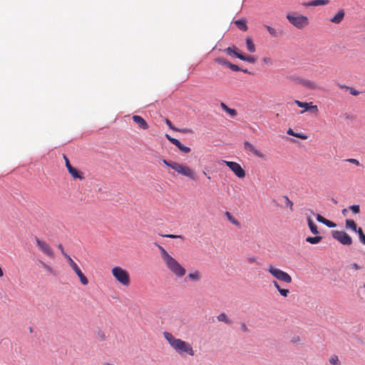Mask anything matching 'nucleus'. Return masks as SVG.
<instances>
[{"mask_svg": "<svg viewBox=\"0 0 365 365\" xmlns=\"http://www.w3.org/2000/svg\"><path fill=\"white\" fill-rule=\"evenodd\" d=\"M349 209L354 214H358L360 212V207H359V205H351L349 207Z\"/></svg>", "mask_w": 365, "mask_h": 365, "instance_id": "nucleus-37", "label": "nucleus"}, {"mask_svg": "<svg viewBox=\"0 0 365 365\" xmlns=\"http://www.w3.org/2000/svg\"><path fill=\"white\" fill-rule=\"evenodd\" d=\"M165 136H166V138H167V139H168V140H170V139H171V138H172V137H170V136L169 135H168V134H166V135H165Z\"/></svg>", "mask_w": 365, "mask_h": 365, "instance_id": "nucleus-57", "label": "nucleus"}, {"mask_svg": "<svg viewBox=\"0 0 365 365\" xmlns=\"http://www.w3.org/2000/svg\"><path fill=\"white\" fill-rule=\"evenodd\" d=\"M246 46H247V49L250 52H255V44L253 43V41H252V38H247L246 39Z\"/></svg>", "mask_w": 365, "mask_h": 365, "instance_id": "nucleus-31", "label": "nucleus"}, {"mask_svg": "<svg viewBox=\"0 0 365 365\" xmlns=\"http://www.w3.org/2000/svg\"><path fill=\"white\" fill-rule=\"evenodd\" d=\"M237 58H238L242 61L250 62V63L255 62V58L253 56H245L243 54H237Z\"/></svg>", "mask_w": 365, "mask_h": 365, "instance_id": "nucleus-29", "label": "nucleus"}, {"mask_svg": "<svg viewBox=\"0 0 365 365\" xmlns=\"http://www.w3.org/2000/svg\"><path fill=\"white\" fill-rule=\"evenodd\" d=\"M215 61L217 63H218L219 64L225 65V66H227V63H230V62L227 61L226 59L222 58H215Z\"/></svg>", "mask_w": 365, "mask_h": 365, "instance_id": "nucleus-38", "label": "nucleus"}, {"mask_svg": "<svg viewBox=\"0 0 365 365\" xmlns=\"http://www.w3.org/2000/svg\"><path fill=\"white\" fill-rule=\"evenodd\" d=\"M287 133L288 135H293L294 137L299 138L302 139V140H307L308 138V136L307 135L303 134V133H294L293 131V130L291 129V128L288 129Z\"/></svg>", "mask_w": 365, "mask_h": 365, "instance_id": "nucleus-24", "label": "nucleus"}, {"mask_svg": "<svg viewBox=\"0 0 365 365\" xmlns=\"http://www.w3.org/2000/svg\"><path fill=\"white\" fill-rule=\"evenodd\" d=\"M176 147H178V148L180 151H182L185 153H188L190 152V148L189 147H187V146L182 145L180 142V144H178Z\"/></svg>", "mask_w": 365, "mask_h": 365, "instance_id": "nucleus-34", "label": "nucleus"}, {"mask_svg": "<svg viewBox=\"0 0 365 365\" xmlns=\"http://www.w3.org/2000/svg\"><path fill=\"white\" fill-rule=\"evenodd\" d=\"M347 91H349V93L352 96H357L360 93V92L359 91L356 90L355 88H354L352 87L347 88Z\"/></svg>", "mask_w": 365, "mask_h": 365, "instance_id": "nucleus-39", "label": "nucleus"}, {"mask_svg": "<svg viewBox=\"0 0 365 365\" xmlns=\"http://www.w3.org/2000/svg\"><path fill=\"white\" fill-rule=\"evenodd\" d=\"M294 103L299 107L304 108V110L301 111V113H303L305 111H309L311 113L317 114L319 112L317 106L314 105L312 102L307 103L296 100Z\"/></svg>", "mask_w": 365, "mask_h": 365, "instance_id": "nucleus-8", "label": "nucleus"}, {"mask_svg": "<svg viewBox=\"0 0 365 365\" xmlns=\"http://www.w3.org/2000/svg\"><path fill=\"white\" fill-rule=\"evenodd\" d=\"M157 247L160 251V257L167 269L175 276L182 277L186 273L185 269L164 247L160 245H157Z\"/></svg>", "mask_w": 365, "mask_h": 365, "instance_id": "nucleus-1", "label": "nucleus"}, {"mask_svg": "<svg viewBox=\"0 0 365 365\" xmlns=\"http://www.w3.org/2000/svg\"><path fill=\"white\" fill-rule=\"evenodd\" d=\"M244 148H245V150L253 153L255 155H256L257 157H262V153L259 150H258L255 148V146L254 145L251 144L250 143H249L247 141L245 142Z\"/></svg>", "mask_w": 365, "mask_h": 365, "instance_id": "nucleus-14", "label": "nucleus"}, {"mask_svg": "<svg viewBox=\"0 0 365 365\" xmlns=\"http://www.w3.org/2000/svg\"><path fill=\"white\" fill-rule=\"evenodd\" d=\"M278 206L284 207L292 212L294 204L287 195H282L279 197Z\"/></svg>", "mask_w": 365, "mask_h": 365, "instance_id": "nucleus-12", "label": "nucleus"}, {"mask_svg": "<svg viewBox=\"0 0 365 365\" xmlns=\"http://www.w3.org/2000/svg\"><path fill=\"white\" fill-rule=\"evenodd\" d=\"M287 18L291 24L299 29H302L309 24V19L307 16L296 13L288 14Z\"/></svg>", "mask_w": 365, "mask_h": 365, "instance_id": "nucleus-4", "label": "nucleus"}, {"mask_svg": "<svg viewBox=\"0 0 365 365\" xmlns=\"http://www.w3.org/2000/svg\"><path fill=\"white\" fill-rule=\"evenodd\" d=\"M133 120L138 125V127L143 130H147L148 128V124L145 120L140 115H134L132 117Z\"/></svg>", "mask_w": 365, "mask_h": 365, "instance_id": "nucleus-13", "label": "nucleus"}, {"mask_svg": "<svg viewBox=\"0 0 365 365\" xmlns=\"http://www.w3.org/2000/svg\"><path fill=\"white\" fill-rule=\"evenodd\" d=\"M339 87L341 89L346 90V91H347V88H349V86H347L346 85H339Z\"/></svg>", "mask_w": 365, "mask_h": 365, "instance_id": "nucleus-52", "label": "nucleus"}, {"mask_svg": "<svg viewBox=\"0 0 365 365\" xmlns=\"http://www.w3.org/2000/svg\"><path fill=\"white\" fill-rule=\"evenodd\" d=\"M161 236L163 237H168V238H171V239L179 238V239H181V240H184V237L182 235H173V234H168V235H161Z\"/></svg>", "mask_w": 365, "mask_h": 365, "instance_id": "nucleus-36", "label": "nucleus"}, {"mask_svg": "<svg viewBox=\"0 0 365 365\" xmlns=\"http://www.w3.org/2000/svg\"><path fill=\"white\" fill-rule=\"evenodd\" d=\"M269 31L272 34V28L270 26H267Z\"/></svg>", "mask_w": 365, "mask_h": 365, "instance_id": "nucleus-58", "label": "nucleus"}, {"mask_svg": "<svg viewBox=\"0 0 365 365\" xmlns=\"http://www.w3.org/2000/svg\"><path fill=\"white\" fill-rule=\"evenodd\" d=\"M317 220L318 222L324 223V222L325 221L326 218H324L323 216H322V215L318 214V215H317Z\"/></svg>", "mask_w": 365, "mask_h": 365, "instance_id": "nucleus-46", "label": "nucleus"}, {"mask_svg": "<svg viewBox=\"0 0 365 365\" xmlns=\"http://www.w3.org/2000/svg\"><path fill=\"white\" fill-rule=\"evenodd\" d=\"M307 221L308 226H309L312 233L314 235H318L319 231L317 229V226L313 222V220L312 219L311 216L307 217Z\"/></svg>", "mask_w": 365, "mask_h": 365, "instance_id": "nucleus-18", "label": "nucleus"}, {"mask_svg": "<svg viewBox=\"0 0 365 365\" xmlns=\"http://www.w3.org/2000/svg\"><path fill=\"white\" fill-rule=\"evenodd\" d=\"M40 264L41 265V267L45 269L48 272L52 274H55V271L54 269L48 264H47L46 263L43 262H40Z\"/></svg>", "mask_w": 365, "mask_h": 365, "instance_id": "nucleus-32", "label": "nucleus"}, {"mask_svg": "<svg viewBox=\"0 0 365 365\" xmlns=\"http://www.w3.org/2000/svg\"><path fill=\"white\" fill-rule=\"evenodd\" d=\"M345 16L344 9H340L331 19L330 21L334 24H339L342 21Z\"/></svg>", "mask_w": 365, "mask_h": 365, "instance_id": "nucleus-16", "label": "nucleus"}, {"mask_svg": "<svg viewBox=\"0 0 365 365\" xmlns=\"http://www.w3.org/2000/svg\"><path fill=\"white\" fill-rule=\"evenodd\" d=\"M355 232L358 233L359 238L361 237V236L364 235V232H363V230H362V229L361 227L357 228V230L355 231Z\"/></svg>", "mask_w": 365, "mask_h": 365, "instance_id": "nucleus-50", "label": "nucleus"}, {"mask_svg": "<svg viewBox=\"0 0 365 365\" xmlns=\"http://www.w3.org/2000/svg\"><path fill=\"white\" fill-rule=\"evenodd\" d=\"M225 51L227 54L230 56H235L237 57V54H240L237 51H235V48L228 47L225 49Z\"/></svg>", "mask_w": 365, "mask_h": 365, "instance_id": "nucleus-35", "label": "nucleus"}, {"mask_svg": "<svg viewBox=\"0 0 365 365\" xmlns=\"http://www.w3.org/2000/svg\"><path fill=\"white\" fill-rule=\"evenodd\" d=\"M332 237L344 245H351L352 243L351 237L344 231L334 230Z\"/></svg>", "mask_w": 365, "mask_h": 365, "instance_id": "nucleus-5", "label": "nucleus"}, {"mask_svg": "<svg viewBox=\"0 0 365 365\" xmlns=\"http://www.w3.org/2000/svg\"><path fill=\"white\" fill-rule=\"evenodd\" d=\"M275 279L287 284L291 283L292 280L288 273L279 269H275Z\"/></svg>", "mask_w": 365, "mask_h": 365, "instance_id": "nucleus-10", "label": "nucleus"}, {"mask_svg": "<svg viewBox=\"0 0 365 365\" xmlns=\"http://www.w3.org/2000/svg\"><path fill=\"white\" fill-rule=\"evenodd\" d=\"M346 228L351 229L354 232L357 230L356 224L353 220H346Z\"/></svg>", "mask_w": 365, "mask_h": 365, "instance_id": "nucleus-27", "label": "nucleus"}, {"mask_svg": "<svg viewBox=\"0 0 365 365\" xmlns=\"http://www.w3.org/2000/svg\"><path fill=\"white\" fill-rule=\"evenodd\" d=\"M346 161L352 163V164H354L357 166L360 165V163H359V161L356 159H354V158H349L346 160Z\"/></svg>", "mask_w": 365, "mask_h": 365, "instance_id": "nucleus-43", "label": "nucleus"}, {"mask_svg": "<svg viewBox=\"0 0 365 365\" xmlns=\"http://www.w3.org/2000/svg\"><path fill=\"white\" fill-rule=\"evenodd\" d=\"M275 288L284 297H287L289 293V290L288 289L281 288L280 286L277 282H275Z\"/></svg>", "mask_w": 365, "mask_h": 365, "instance_id": "nucleus-30", "label": "nucleus"}, {"mask_svg": "<svg viewBox=\"0 0 365 365\" xmlns=\"http://www.w3.org/2000/svg\"><path fill=\"white\" fill-rule=\"evenodd\" d=\"M254 260H255V259H252V258L249 259V261H250V262H254Z\"/></svg>", "mask_w": 365, "mask_h": 365, "instance_id": "nucleus-60", "label": "nucleus"}, {"mask_svg": "<svg viewBox=\"0 0 365 365\" xmlns=\"http://www.w3.org/2000/svg\"><path fill=\"white\" fill-rule=\"evenodd\" d=\"M111 273L115 279L123 287L130 284V277L128 272L121 267L115 266L112 268Z\"/></svg>", "mask_w": 365, "mask_h": 365, "instance_id": "nucleus-3", "label": "nucleus"}, {"mask_svg": "<svg viewBox=\"0 0 365 365\" xmlns=\"http://www.w3.org/2000/svg\"><path fill=\"white\" fill-rule=\"evenodd\" d=\"M225 216L227 217V220L233 225L237 226V227H240V223L239 222V221L235 219L232 215V214L230 212H225Z\"/></svg>", "mask_w": 365, "mask_h": 365, "instance_id": "nucleus-26", "label": "nucleus"}, {"mask_svg": "<svg viewBox=\"0 0 365 365\" xmlns=\"http://www.w3.org/2000/svg\"><path fill=\"white\" fill-rule=\"evenodd\" d=\"M169 141L170 143H172L173 145H175V146H177L178 144H180V141L178 139L174 138H172L171 139H170Z\"/></svg>", "mask_w": 365, "mask_h": 365, "instance_id": "nucleus-47", "label": "nucleus"}, {"mask_svg": "<svg viewBox=\"0 0 365 365\" xmlns=\"http://www.w3.org/2000/svg\"><path fill=\"white\" fill-rule=\"evenodd\" d=\"M165 123L171 130H175V127L173 125L171 121L169 119H165Z\"/></svg>", "mask_w": 365, "mask_h": 365, "instance_id": "nucleus-44", "label": "nucleus"}, {"mask_svg": "<svg viewBox=\"0 0 365 365\" xmlns=\"http://www.w3.org/2000/svg\"><path fill=\"white\" fill-rule=\"evenodd\" d=\"M227 67L234 71H238L240 70V68L238 67V66L232 64L231 63H227Z\"/></svg>", "mask_w": 365, "mask_h": 365, "instance_id": "nucleus-40", "label": "nucleus"}, {"mask_svg": "<svg viewBox=\"0 0 365 365\" xmlns=\"http://www.w3.org/2000/svg\"><path fill=\"white\" fill-rule=\"evenodd\" d=\"M222 163H225L227 166H228L229 168L239 178H243L245 177V171L239 163L233 161L227 160H222Z\"/></svg>", "mask_w": 365, "mask_h": 365, "instance_id": "nucleus-7", "label": "nucleus"}, {"mask_svg": "<svg viewBox=\"0 0 365 365\" xmlns=\"http://www.w3.org/2000/svg\"><path fill=\"white\" fill-rule=\"evenodd\" d=\"M238 28L242 31H246L247 29V24H237Z\"/></svg>", "mask_w": 365, "mask_h": 365, "instance_id": "nucleus-48", "label": "nucleus"}, {"mask_svg": "<svg viewBox=\"0 0 365 365\" xmlns=\"http://www.w3.org/2000/svg\"><path fill=\"white\" fill-rule=\"evenodd\" d=\"M291 79L292 81H294L296 84H299V80H304L303 78L301 77H297V76H292L291 77Z\"/></svg>", "mask_w": 365, "mask_h": 365, "instance_id": "nucleus-45", "label": "nucleus"}, {"mask_svg": "<svg viewBox=\"0 0 365 365\" xmlns=\"http://www.w3.org/2000/svg\"><path fill=\"white\" fill-rule=\"evenodd\" d=\"M329 361L331 365H340L341 364L339 362V358L336 355H332L329 358Z\"/></svg>", "mask_w": 365, "mask_h": 365, "instance_id": "nucleus-33", "label": "nucleus"}, {"mask_svg": "<svg viewBox=\"0 0 365 365\" xmlns=\"http://www.w3.org/2000/svg\"><path fill=\"white\" fill-rule=\"evenodd\" d=\"M217 319L219 322H225L227 324H232L231 320L229 319V317L225 312H222L221 314H220L217 317Z\"/></svg>", "mask_w": 365, "mask_h": 365, "instance_id": "nucleus-23", "label": "nucleus"}, {"mask_svg": "<svg viewBox=\"0 0 365 365\" xmlns=\"http://www.w3.org/2000/svg\"><path fill=\"white\" fill-rule=\"evenodd\" d=\"M329 3V0H314L307 3H304L303 5L305 6H317L327 5Z\"/></svg>", "mask_w": 365, "mask_h": 365, "instance_id": "nucleus-17", "label": "nucleus"}, {"mask_svg": "<svg viewBox=\"0 0 365 365\" xmlns=\"http://www.w3.org/2000/svg\"><path fill=\"white\" fill-rule=\"evenodd\" d=\"M76 275L78 276V277L79 278V280L81 282V283L84 285V286H86L88 284V279H87V277L83 274V273L82 272V271L81 270V269L77 271L76 272Z\"/></svg>", "mask_w": 365, "mask_h": 365, "instance_id": "nucleus-21", "label": "nucleus"}, {"mask_svg": "<svg viewBox=\"0 0 365 365\" xmlns=\"http://www.w3.org/2000/svg\"><path fill=\"white\" fill-rule=\"evenodd\" d=\"M325 225H327V227H334L336 226V224L334 223L333 222L329 220H325V221L324 222V223Z\"/></svg>", "mask_w": 365, "mask_h": 365, "instance_id": "nucleus-42", "label": "nucleus"}, {"mask_svg": "<svg viewBox=\"0 0 365 365\" xmlns=\"http://www.w3.org/2000/svg\"><path fill=\"white\" fill-rule=\"evenodd\" d=\"M68 171L74 179L82 180L83 178L82 174L73 167L69 168Z\"/></svg>", "mask_w": 365, "mask_h": 365, "instance_id": "nucleus-19", "label": "nucleus"}, {"mask_svg": "<svg viewBox=\"0 0 365 365\" xmlns=\"http://www.w3.org/2000/svg\"><path fill=\"white\" fill-rule=\"evenodd\" d=\"M58 248L61 250V251L62 254L65 256V254H66V253L64 252V250H63V245H62L61 244H60V245H58Z\"/></svg>", "mask_w": 365, "mask_h": 365, "instance_id": "nucleus-53", "label": "nucleus"}, {"mask_svg": "<svg viewBox=\"0 0 365 365\" xmlns=\"http://www.w3.org/2000/svg\"><path fill=\"white\" fill-rule=\"evenodd\" d=\"M322 240V237H321V236L308 237L306 238V241L312 245L318 244Z\"/></svg>", "mask_w": 365, "mask_h": 365, "instance_id": "nucleus-25", "label": "nucleus"}, {"mask_svg": "<svg viewBox=\"0 0 365 365\" xmlns=\"http://www.w3.org/2000/svg\"><path fill=\"white\" fill-rule=\"evenodd\" d=\"M3 275H4V272L1 269V268L0 267V277H1Z\"/></svg>", "mask_w": 365, "mask_h": 365, "instance_id": "nucleus-56", "label": "nucleus"}, {"mask_svg": "<svg viewBox=\"0 0 365 365\" xmlns=\"http://www.w3.org/2000/svg\"><path fill=\"white\" fill-rule=\"evenodd\" d=\"M162 162L166 166L174 170L178 174H180V163H178L175 161H169V160H167L165 159L162 160Z\"/></svg>", "mask_w": 365, "mask_h": 365, "instance_id": "nucleus-15", "label": "nucleus"}, {"mask_svg": "<svg viewBox=\"0 0 365 365\" xmlns=\"http://www.w3.org/2000/svg\"><path fill=\"white\" fill-rule=\"evenodd\" d=\"M221 107L225 112L229 113L230 115L235 116L237 115L236 110L227 107L225 103H221Z\"/></svg>", "mask_w": 365, "mask_h": 365, "instance_id": "nucleus-28", "label": "nucleus"}, {"mask_svg": "<svg viewBox=\"0 0 365 365\" xmlns=\"http://www.w3.org/2000/svg\"><path fill=\"white\" fill-rule=\"evenodd\" d=\"M187 277L193 282H198L201 279V274L198 270H195L193 272L189 273Z\"/></svg>", "mask_w": 365, "mask_h": 365, "instance_id": "nucleus-20", "label": "nucleus"}, {"mask_svg": "<svg viewBox=\"0 0 365 365\" xmlns=\"http://www.w3.org/2000/svg\"><path fill=\"white\" fill-rule=\"evenodd\" d=\"M360 241L365 245V235L361 236V237L359 238Z\"/></svg>", "mask_w": 365, "mask_h": 365, "instance_id": "nucleus-54", "label": "nucleus"}, {"mask_svg": "<svg viewBox=\"0 0 365 365\" xmlns=\"http://www.w3.org/2000/svg\"><path fill=\"white\" fill-rule=\"evenodd\" d=\"M180 175L188 178L191 180H195V171L188 165L180 163Z\"/></svg>", "mask_w": 365, "mask_h": 365, "instance_id": "nucleus-9", "label": "nucleus"}, {"mask_svg": "<svg viewBox=\"0 0 365 365\" xmlns=\"http://www.w3.org/2000/svg\"><path fill=\"white\" fill-rule=\"evenodd\" d=\"M351 267L356 269V270H358V269H361V267H360L357 263L356 262H354L351 264Z\"/></svg>", "mask_w": 365, "mask_h": 365, "instance_id": "nucleus-51", "label": "nucleus"}, {"mask_svg": "<svg viewBox=\"0 0 365 365\" xmlns=\"http://www.w3.org/2000/svg\"><path fill=\"white\" fill-rule=\"evenodd\" d=\"M269 272L272 274L274 275V267L273 266H270L269 268Z\"/></svg>", "mask_w": 365, "mask_h": 365, "instance_id": "nucleus-55", "label": "nucleus"}, {"mask_svg": "<svg viewBox=\"0 0 365 365\" xmlns=\"http://www.w3.org/2000/svg\"><path fill=\"white\" fill-rule=\"evenodd\" d=\"M241 329L244 331V332H248L249 331V329L247 327V325L245 324V323H242L241 324Z\"/></svg>", "mask_w": 365, "mask_h": 365, "instance_id": "nucleus-49", "label": "nucleus"}, {"mask_svg": "<svg viewBox=\"0 0 365 365\" xmlns=\"http://www.w3.org/2000/svg\"><path fill=\"white\" fill-rule=\"evenodd\" d=\"M163 336L170 346L180 355L187 354L193 356L195 351L190 344L180 339L175 338L171 333L163 332Z\"/></svg>", "mask_w": 365, "mask_h": 365, "instance_id": "nucleus-2", "label": "nucleus"}, {"mask_svg": "<svg viewBox=\"0 0 365 365\" xmlns=\"http://www.w3.org/2000/svg\"><path fill=\"white\" fill-rule=\"evenodd\" d=\"M65 257L68 259L69 265L71 267L75 273L80 269L78 264L72 259V258L69 255L65 254Z\"/></svg>", "mask_w": 365, "mask_h": 365, "instance_id": "nucleus-22", "label": "nucleus"}, {"mask_svg": "<svg viewBox=\"0 0 365 365\" xmlns=\"http://www.w3.org/2000/svg\"><path fill=\"white\" fill-rule=\"evenodd\" d=\"M346 212V209H344V210H342V213H343V215H345Z\"/></svg>", "mask_w": 365, "mask_h": 365, "instance_id": "nucleus-59", "label": "nucleus"}, {"mask_svg": "<svg viewBox=\"0 0 365 365\" xmlns=\"http://www.w3.org/2000/svg\"><path fill=\"white\" fill-rule=\"evenodd\" d=\"M299 85L302 86L307 89L312 91L319 88V85L316 82L307 78H304V80H299Z\"/></svg>", "mask_w": 365, "mask_h": 365, "instance_id": "nucleus-11", "label": "nucleus"}, {"mask_svg": "<svg viewBox=\"0 0 365 365\" xmlns=\"http://www.w3.org/2000/svg\"><path fill=\"white\" fill-rule=\"evenodd\" d=\"M35 240L37 247L41 250L42 253L50 258L54 257V252L49 244L38 237H36Z\"/></svg>", "mask_w": 365, "mask_h": 365, "instance_id": "nucleus-6", "label": "nucleus"}, {"mask_svg": "<svg viewBox=\"0 0 365 365\" xmlns=\"http://www.w3.org/2000/svg\"><path fill=\"white\" fill-rule=\"evenodd\" d=\"M63 158L65 160V165H66L67 170H68L69 168H72V165H71L70 161H69L68 158H67V156L66 155H63Z\"/></svg>", "mask_w": 365, "mask_h": 365, "instance_id": "nucleus-41", "label": "nucleus"}]
</instances>
